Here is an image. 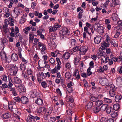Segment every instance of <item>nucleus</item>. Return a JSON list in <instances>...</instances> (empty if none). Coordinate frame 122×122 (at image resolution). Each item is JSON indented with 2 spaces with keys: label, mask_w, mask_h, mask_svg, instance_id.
I'll return each instance as SVG.
<instances>
[{
  "label": "nucleus",
  "mask_w": 122,
  "mask_h": 122,
  "mask_svg": "<svg viewBox=\"0 0 122 122\" xmlns=\"http://www.w3.org/2000/svg\"><path fill=\"white\" fill-rule=\"evenodd\" d=\"M10 68L13 71V73L12 74L13 76H15L17 73L18 71V68L15 65L11 64L10 65Z\"/></svg>",
  "instance_id": "f257e3e1"
},
{
  "label": "nucleus",
  "mask_w": 122,
  "mask_h": 122,
  "mask_svg": "<svg viewBox=\"0 0 122 122\" xmlns=\"http://www.w3.org/2000/svg\"><path fill=\"white\" fill-rule=\"evenodd\" d=\"M37 80L40 83L42 81V80L45 78V75H44L43 72H39L38 74L37 75Z\"/></svg>",
  "instance_id": "f03ea898"
},
{
  "label": "nucleus",
  "mask_w": 122,
  "mask_h": 122,
  "mask_svg": "<svg viewBox=\"0 0 122 122\" xmlns=\"http://www.w3.org/2000/svg\"><path fill=\"white\" fill-rule=\"evenodd\" d=\"M7 42V40L6 38L0 39V49L3 50L4 48L5 44Z\"/></svg>",
  "instance_id": "7ed1b4c3"
},
{
  "label": "nucleus",
  "mask_w": 122,
  "mask_h": 122,
  "mask_svg": "<svg viewBox=\"0 0 122 122\" xmlns=\"http://www.w3.org/2000/svg\"><path fill=\"white\" fill-rule=\"evenodd\" d=\"M60 33L61 36L62 37L64 36L69 35V31L68 30L67 28H63L60 31Z\"/></svg>",
  "instance_id": "20e7f679"
},
{
  "label": "nucleus",
  "mask_w": 122,
  "mask_h": 122,
  "mask_svg": "<svg viewBox=\"0 0 122 122\" xmlns=\"http://www.w3.org/2000/svg\"><path fill=\"white\" fill-rule=\"evenodd\" d=\"M94 29L96 31L99 32L100 33H103L104 32V27L100 25L98 27V25H94Z\"/></svg>",
  "instance_id": "39448f33"
},
{
  "label": "nucleus",
  "mask_w": 122,
  "mask_h": 122,
  "mask_svg": "<svg viewBox=\"0 0 122 122\" xmlns=\"http://www.w3.org/2000/svg\"><path fill=\"white\" fill-rule=\"evenodd\" d=\"M74 85V83L73 82H71L68 84L66 89L68 92L71 93L72 92L73 89L71 86H73Z\"/></svg>",
  "instance_id": "423d86ee"
},
{
  "label": "nucleus",
  "mask_w": 122,
  "mask_h": 122,
  "mask_svg": "<svg viewBox=\"0 0 122 122\" xmlns=\"http://www.w3.org/2000/svg\"><path fill=\"white\" fill-rule=\"evenodd\" d=\"M88 47L87 46L81 47L79 49V51L82 54H85L87 50Z\"/></svg>",
  "instance_id": "0eeeda50"
},
{
  "label": "nucleus",
  "mask_w": 122,
  "mask_h": 122,
  "mask_svg": "<svg viewBox=\"0 0 122 122\" xmlns=\"http://www.w3.org/2000/svg\"><path fill=\"white\" fill-rule=\"evenodd\" d=\"M101 47L102 50H104L105 49L107 48V47H108L109 45V43L108 42L106 43L105 41L103 42L101 44Z\"/></svg>",
  "instance_id": "6e6552de"
},
{
  "label": "nucleus",
  "mask_w": 122,
  "mask_h": 122,
  "mask_svg": "<svg viewBox=\"0 0 122 122\" xmlns=\"http://www.w3.org/2000/svg\"><path fill=\"white\" fill-rule=\"evenodd\" d=\"M73 75L76 80H78L80 78V75L79 74V72L77 69H76L74 72Z\"/></svg>",
  "instance_id": "1a4fd4ad"
},
{
  "label": "nucleus",
  "mask_w": 122,
  "mask_h": 122,
  "mask_svg": "<svg viewBox=\"0 0 122 122\" xmlns=\"http://www.w3.org/2000/svg\"><path fill=\"white\" fill-rule=\"evenodd\" d=\"M21 102L24 104L27 103L28 102L29 100L28 98L24 96L21 97L20 99Z\"/></svg>",
  "instance_id": "9d476101"
},
{
  "label": "nucleus",
  "mask_w": 122,
  "mask_h": 122,
  "mask_svg": "<svg viewBox=\"0 0 122 122\" xmlns=\"http://www.w3.org/2000/svg\"><path fill=\"white\" fill-rule=\"evenodd\" d=\"M14 82L15 84H21L22 83V81L19 78L15 77L14 78Z\"/></svg>",
  "instance_id": "9b49d317"
},
{
  "label": "nucleus",
  "mask_w": 122,
  "mask_h": 122,
  "mask_svg": "<svg viewBox=\"0 0 122 122\" xmlns=\"http://www.w3.org/2000/svg\"><path fill=\"white\" fill-rule=\"evenodd\" d=\"M102 83L103 85L104 86H111L112 85L109 84L108 80L106 79H104L103 80Z\"/></svg>",
  "instance_id": "f8f14e48"
},
{
  "label": "nucleus",
  "mask_w": 122,
  "mask_h": 122,
  "mask_svg": "<svg viewBox=\"0 0 122 122\" xmlns=\"http://www.w3.org/2000/svg\"><path fill=\"white\" fill-rule=\"evenodd\" d=\"M18 89L20 92H24L26 91V88L25 86L23 85L19 86L18 87Z\"/></svg>",
  "instance_id": "ddd939ff"
},
{
  "label": "nucleus",
  "mask_w": 122,
  "mask_h": 122,
  "mask_svg": "<svg viewBox=\"0 0 122 122\" xmlns=\"http://www.w3.org/2000/svg\"><path fill=\"white\" fill-rule=\"evenodd\" d=\"M18 56L16 53H14L12 54L11 56V59L13 61H16L18 59Z\"/></svg>",
  "instance_id": "4468645a"
},
{
  "label": "nucleus",
  "mask_w": 122,
  "mask_h": 122,
  "mask_svg": "<svg viewBox=\"0 0 122 122\" xmlns=\"http://www.w3.org/2000/svg\"><path fill=\"white\" fill-rule=\"evenodd\" d=\"M102 39V37L100 36H98L94 38L95 42L97 44L99 43Z\"/></svg>",
  "instance_id": "2eb2a0df"
},
{
  "label": "nucleus",
  "mask_w": 122,
  "mask_h": 122,
  "mask_svg": "<svg viewBox=\"0 0 122 122\" xmlns=\"http://www.w3.org/2000/svg\"><path fill=\"white\" fill-rule=\"evenodd\" d=\"M9 90L11 92L12 94L14 96H16L17 95L15 89V88L12 87H8Z\"/></svg>",
  "instance_id": "dca6fc26"
},
{
  "label": "nucleus",
  "mask_w": 122,
  "mask_h": 122,
  "mask_svg": "<svg viewBox=\"0 0 122 122\" xmlns=\"http://www.w3.org/2000/svg\"><path fill=\"white\" fill-rule=\"evenodd\" d=\"M21 75L23 79L24 80H28L29 78V76L28 75H27L25 72H22V73Z\"/></svg>",
  "instance_id": "f3484780"
},
{
  "label": "nucleus",
  "mask_w": 122,
  "mask_h": 122,
  "mask_svg": "<svg viewBox=\"0 0 122 122\" xmlns=\"http://www.w3.org/2000/svg\"><path fill=\"white\" fill-rule=\"evenodd\" d=\"M35 103L36 104L39 105H41L43 103V100L40 98H38L35 101Z\"/></svg>",
  "instance_id": "a211bd4d"
},
{
  "label": "nucleus",
  "mask_w": 122,
  "mask_h": 122,
  "mask_svg": "<svg viewBox=\"0 0 122 122\" xmlns=\"http://www.w3.org/2000/svg\"><path fill=\"white\" fill-rule=\"evenodd\" d=\"M28 118H27L26 120V122L27 121H30V120H35V117L33 116L30 114H29L28 116Z\"/></svg>",
  "instance_id": "6ab92c4d"
},
{
  "label": "nucleus",
  "mask_w": 122,
  "mask_h": 122,
  "mask_svg": "<svg viewBox=\"0 0 122 122\" xmlns=\"http://www.w3.org/2000/svg\"><path fill=\"white\" fill-rule=\"evenodd\" d=\"M14 11L16 15H18L21 11V10L19 7H16L15 8Z\"/></svg>",
  "instance_id": "aec40b11"
},
{
  "label": "nucleus",
  "mask_w": 122,
  "mask_h": 122,
  "mask_svg": "<svg viewBox=\"0 0 122 122\" xmlns=\"http://www.w3.org/2000/svg\"><path fill=\"white\" fill-rule=\"evenodd\" d=\"M70 56V54L68 52L65 53L63 55L62 58L68 60Z\"/></svg>",
  "instance_id": "412c9836"
},
{
  "label": "nucleus",
  "mask_w": 122,
  "mask_h": 122,
  "mask_svg": "<svg viewBox=\"0 0 122 122\" xmlns=\"http://www.w3.org/2000/svg\"><path fill=\"white\" fill-rule=\"evenodd\" d=\"M56 60L57 63V65L56 66L57 68L58 69H60L61 68L60 65L61 64V62L60 61V59L58 58H56Z\"/></svg>",
  "instance_id": "4be33fe9"
},
{
  "label": "nucleus",
  "mask_w": 122,
  "mask_h": 122,
  "mask_svg": "<svg viewBox=\"0 0 122 122\" xmlns=\"http://www.w3.org/2000/svg\"><path fill=\"white\" fill-rule=\"evenodd\" d=\"M112 4L111 5V6L114 7L115 6L119 4V0H112Z\"/></svg>",
  "instance_id": "5701e85b"
},
{
  "label": "nucleus",
  "mask_w": 122,
  "mask_h": 122,
  "mask_svg": "<svg viewBox=\"0 0 122 122\" xmlns=\"http://www.w3.org/2000/svg\"><path fill=\"white\" fill-rule=\"evenodd\" d=\"M118 112L113 111L111 114V117L113 118H115L118 116Z\"/></svg>",
  "instance_id": "b1692460"
},
{
  "label": "nucleus",
  "mask_w": 122,
  "mask_h": 122,
  "mask_svg": "<svg viewBox=\"0 0 122 122\" xmlns=\"http://www.w3.org/2000/svg\"><path fill=\"white\" fill-rule=\"evenodd\" d=\"M122 98V97L120 95H117L115 96V101L117 102H120V100Z\"/></svg>",
  "instance_id": "393cba45"
},
{
  "label": "nucleus",
  "mask_w": 122,
  "mask_h": 122,
  "mask_svg": "<svg viewBox=\"0 0 122 122\" xmlns=\"http://www.w3.org/2000/svg\"><path fill=\"white\" fill-rule=\"evenodd\" d=\"M11 114L10 112H7L3 114V117L5 119L8 118L10 117Z\"/></svg>",
  "instance_id": "a878e982"
},
{
  "label": "nucleus",
  "mask_w": 122,
  "mask_h": 122,
  "mask_svg": "<svg viewBox=\"0 0 122 122\" xmlns=\"http://www.w3.org/2000/svg\"><path fill=\"white\" fill-rule=\"evenodd\" d=\"M103 102L102 101L100 100H97L96 102V105L97 107H99L102 105L103 104Z\"/></svg>",
  "instance_id": "bb28decb"
},
{
  "label": "nucleus",
  "mask_w": 122,
  "mask_h": 122,
  "mask_svg": "<svg viewBox=\"0 0 122 122\" xmlns=\"http://www.w3.org/2000/svg\"><path fill=\"white\" fill-rule=\"evenodd\" d=\"M100 110V108L98 107H95L93 109L94 112L95 114L98 113Z\"/></svg>",
  "instance_id": "cd10ccee"
},
{
  "label": "nucleus",
  "mask_w": 122,
  "mask_h": 122,
  "mask_svg": "<svg viewBox=\"0 0 122 122\" xmlns=\"http://www.w3.org/2000/svg\"><path fill=\"white\" fill-rule=\"evenodd\" d=\"M60 70V69H58L57 68V66H56L54 69L51 70V73L53 74H54L57 72L58 71Z\"/></svg>",
  "instance_id": "c85d7f7f"
},
{
  "label": "nucleus",
  "mask_w": 122,
  "mask_h": 122,
  "mask_svg": "<svg viewBox=\"0 0 122 122\" xmlns=\"http://www.w3.org/2000/svg\"><path fill=\"white\" fill-rule=\"evenodd\" d=\"M9 20L10 21V25L11 26H13L14 25V19H13L11 17L9 18Z\"/></svg>",
  "instance_id": "c756f323"
},
{
  "label": "nucleus",
  "mask_w": 122,
  "mask_h": 122,
  "mask_svg": "<svg viewBox=\"0 0 122 122\" xmlns=\"http://www.w3.org/2000/svg\"><path fill=\"white\" fill-rule=\"evenodd\" d=\"M120 106L119 104H114L113 106V109L116 111H117L120 109Z\"/></svg>",
  "instance_id": "7c9ffc66"
},
{
  "label": "nucleus",
  "mask_w": 122,
  "mask_h": 122,
  "mask_svg": "<svg viewBox=\"0 0 122 122\" xmlns=\"http://www.w3.org/2000/svg\"><path fill=\"white\" fill-rule=\"evenodd\" d=\"M98 55L100 56H102V57L103 56L105 57L106 56V53L103 52V51H99V52H98Z\"/></svg>",
  "instance_id": "2f4dec72"
},
{
  "label": "nucleus",
  "mask_w": 122,
  "mask_h": 122,
  "mask_svg": "<svg viewBox=\"0 0 122 122\" xmlns=\"http://www.w3.org/2000/svg\"><path fill=\"white\" fill-rule=\"evenodd\" d=\"M93 105V103L92 102H89L86 106V108L88 109L92 107Z\"/></svg>",
  "instance_id": "473e14b6"
},
{
  "label": "nucleus",
  "mask_w": 122,
  "mask_h": 122,
  "mask_svg": "<svg viewBox=\"0 0 122 122\" xmlns=\"http://www.w3.org/2000/svg\"><path fill=\"white\" fill-rule=\"evenodd\" d=\"M46 108L44 107H41L39 108L38 110V111L39 113H43L46 111Z\"/></svg>",
  "instance_id": "72a5a7b5"
},
{
  "label": "nucleus",
  "mask_w": 122,
  "mask_h": 122,
  "mask_svg": "<svg viewBox=\"0 0 122 122\" xmlns=\"http://www.w3.org/2000/svg\"><path fill=\"white\" fill-rule=\"evenodd\" d=\"M20 68L22 71L24 72L26 69L25 66L24 64L21 63L20 65Z\"/></svg>",
  "instance_id": "f704fd0d"
},
{
  "label": "nucleus",
  "mask_w": 122,
  "mask_h": 122,
  "mask_svg": "<svg viewBox=\"0 0 122 122\" xmlns=\"http://www.w3.org/2000/svg\"><path fill=\"white\" fill-rule=\"evenodd\" d=\"M65 77L68 79H70L71 76V75L70 73L68 71L65 73Z\"/></svg>",
  "instance_id": "c9c22d12"
},
{
  "label": "nucleus",
  "mask_w": 122,
  "mask_h": 122,
  "mask_svg": "<svg viewBox=\"0 0 122 122\" xmlns=\"http://www.w3.org/2000/svg\"><path fill=\"white\" fill-rule=\"evenodd\" d=\"M110 59H112V60L113 61L115 62H116L117 61H118L117 58L115 57H114L112 55H110Z\"/></svg>",
  "instance_id": "e433bc0d"
},
{
  "label": "nucleus",
  "mask_w": 122,
  "mask_h": 122,
  "mask_svg": "<svg viewBox=\"0 0 122 122\" xmlns=\"http://www.w3.org/2000/svg\"><path fill=\"white\" fill-rule=\"evenodd\" d=\"M111 43L115 47H117L118 46L117 42L116 41L113 40L111 42Z\"/></svg>",
  "instance_id": "4c0bfd02"
},
{
  "label": "nucleus",
  "mask_w": 122,
  "mask_h": 122,
  "mask_svg": "<svg viewBox=\"0 0 122 122\" xmlns=\"http://www.w3.org/2000/svg\"><path fill=\"white\" fill-rule=\"evenodd\" d=\"M10 36L12 37H15L16 38L18 37L19 36V34L16 33H14V32H10Z\"/></svg>",
  "instance_id": "58836bf2"
},
{
  "label": "nucleus",
  "mask_w": 122,
  "mask_h": 122,
  "mask_svg": "<svg viewBox=\"0 0 122 122\" xmlns=\"http://www.w3.org/2000/svg\"><path fill=\"white\" fill-rule=\"evenodd\" d=\"M115 90L114 89L112 90L109 91V94L110 95L111 97H113L115 95Z\"/></svg>",
  "instance_id": "ea45409f"
},
{
  "label": "nucleus",
  "mask_w": 122,
  "mask_h": 122,
  "mask_svg": "<svg viewBox=\"0 0 122 122\" xmlns=\"http://www.w3.org/2000/svg\"><path fill=\"white\" fill-rule=\"evenodd\" d=\"M108 105L107 104H103L101 107L100 110L102 109L103 111H104L107 108Z\"/></svg>",
  "instance_id": "a19ab883"
},
{
  "label": "nucleus",
  "mask_w": 122,
  "mask_h": 122,
  "mask_svg": "<svg viewBox=\"0 0 122 122\" xmlns=\"http://www.w3.org/2000/svg\"><path fill=\"white\" fill-rule=\"evenodd\" d=\"M42 86L43 88H46L47 87V84L46 82L45 81H43L41 83Z\"/></svg>",
  "instance_id": "79ce46f5"
},
{
  "label": "nucleus",
  "mask_w": 122,
  "mask_h": 122,
  "mask_svg": "<svg viewBox=\"0 0 122 122\" xmlns=\"http://www.w3.org/2000/svg\"><path fill=\"white\" fill-rule=\"evenodd\" d=\"M49 32H52L55 31L56 30V29L55 28V27H54L52 26H50L49 27Z\"/></svg>",
  "instance_id": "37998d69"
},
{
  "label": "nucleus",
  "mask_w": 122,
  "mask_h": 122,
  "mask_svg": "<svg viewBox=\"0 0 122 122\" xmlns=\"http://www.w3.org/2000/svg\"><path fill=\"white\" fill-rule=\"evenodd\" d=\"M29 41L30 42L31 41H32L34 39V35L32 34H29Z\"/></svg>",
  "instance_id": "c03bdc74"
},
{
  "label": "nucleus",
  "mask_w": 122,
  "mask_h": 122,
  "mask_svg": "<svg viewBox=\"0 0 122 122\" xmlns=\"http://www.w3.org/2000/svg\"><path fill=\"white\" fill-rule=\"evenodd\" d=\"M1 57L2 59L3 60H7V57H6V54H1Z\"/></svg>",
  "instance_id": "a18cd8bd"
},
{
  "label": "nucleus",
  "mask_w": 122,
  "mask_h": 122,
  "mask_svg": "<svg viewBox=\"0 0 122 122\" xmlns=\"http://www.w3.org/2000/svg\"><path fill=\"white\" fill-rule=\"evenodd\" d=\"M104 101L105 102L109 103H111L112 102V101L111 99L106 98H104Z\"/></svg>",
  "instance_id": "49530a36"
},
{
  "label": "nucleus",
  "mask_w": 122,
  "mask_h": 122,
  "mask_svg": "<svg viewBox=\"0 0 122 122\" xmlns=\"http://www.w3.org/2000/svg\"><path fill=\"white\" fill-rule=\"evenodd\" d=\"M107 109V112L108 114H110L111 112L113 110V109L111 107H108Z\"/></svg>",
  "instance_id": "de8ad7c7"
},
{
  "label": "nucleus",
  "mask_w": 122,
  "mask_h": 122,
  "mask_svg": "<svg viewBox=\"0 0 122 122\" xmlns=\"http://www.w3.org/2000/svg\"><path fill=\"white\" fill-rule=\"evenodd\" d=\"M98 99V98L97 97H92L90 98V100L93 102H95Z\"/></svg>",
  "instance_id": "09e8293b"
},
{
  "label": "nucleus",
  "mask_w": 122,
  "mask_h": 122,
  "mask_svg": "<svg viewBox=\"0 0 122 122\" xmlns=\"http://www.w3.org/2000/svg\"><path fill=\"white\" fill-rule=\"evenodd\" d=\"M68 101L70 102H71V103L70 104V105L71 106V104L72 105V103L74 101V100L73 98L72 97H69L68 99Z\"/></svg>",
  "instance_id": "8fccbe9b"
},
{
  "label": "nucleus",
  "mask_w": 122,
  "mask_h": 122,
  "mask_svg": "<svg viewBox=\"0 0 122 122\" xmlns=\"http://www.w3.org/2000/svg\"><path fill=\"white\" fill-rule=\"evenodd\" d=\"M91 70V68H90V67H89L87 70V73L88 76H90L92 74V72L90 71Z\"/></svg>",
  "instance_id": "3c124183"
},
{
  "label": "nucleus",
  "mask_w": 122,
  "mask_h": 122,
  "mask_svg": "<svg viewBox=\"0 0 122 122\" xmlns=\"http://www.w3.org/2000/svg\"><path fill=\"white\" fill-rule=\"evenodd\" d=\"M53 110V108L52 107H50L49 108L47 109V113H49L50 114H51Z\"/></svg>",
  "instance_id": "603ef678"
},
{
  "label": "nucleus",
  "mask_w": 122,
  "mask_h": 122,
  "mask_svg": "<svg viewBox=\"0 0 122 122\" xmlns=\"http://www.w3.org/2000/svg\"><path fill=\"white\" fill-rule=\"evenodd\" d=\"M67 114L70 115L71 116L72 114V110L71 109H69L67 110L66 111Z\"/></svg>",
  "instance_id": "864d4df0"
},
{
  "label": "nucleus",
  "mask_w": 122,
  "mask_h": 122,
  "mask_svg": "<svg viewBox=\"0 0 122 122\" xmlns=\"http://www.w3.org/2000/svg\"><path fill=\"white\" fill-rule=\"evenodd\" d=\"M9 83L8 84V85L9 87H12V86L13 85V84L12 83V81L10 78V79H9Z\"/></svg>",
  "instance_id": "5fc2aeb1"
},
{
  "label": "nucleus",
  "mask_w": 122,
  "mask_h": 122,
  "mask_svg": "<svg viewBox=\"0 0 122 122\" xmlns=\"http://www.w3.org/2000/svg\"><path fill=\"white\" fill-rule=\"evenodd\" d=\"M49 61L51 64H53L54 65H55L54 59L53 58H51L49 60Z\"/></svg>",
  "instance_id": "6e6d98bb"
},
{
  "label": "nucleus",
  "mask_w": 122,
  "mask_h": 122,
  "mask_svg": "<svg viewBox=\"0 0 122 122\" xmlns=\"http://www.w3.org/2000/svg\"><path fill=\"white\" fill-rule=\"evenodd\" d=\"M20 99L21 98L19 97H17L14 98V100H15L16 102H20Z\"/></svg>",
  "instance_id": "4d7b16f0"
},
{
  "label": "nucleus",
  "mask_w": 122,
  "mask_h": 122,
  "mask_svg": "<svg viewBox=\"0 0 122 122\" xmlns=\"http://www.w3.org/2000/svg\"><path fill=\"white\" fill-rule=\"evenodd\" d=\"M116 14H114L112 15V18L113 20L116 21L117 20Z\"/></svg>",
  "instance_id": "13d9d810"
},
{
  "label": "nucleus",
  "mask_w": 122,
  "mask_h": 122,
  "mask_svg": "<svg viewBox=\"0 0 122 122\" xmlns=\"http://www.w3.org/2000/svg\"><path fill=\"white\" fill-rule=\"evenodd\" d=\"M118 30H117L116 31V33L115 34L114 37L115 38H117V37L120 35V32L118 31Z\"/></svg>",
  "instance_id": "bf43d9fd"
},
{
  "label": "nucleus",
  "mask_w": 122,
  "mask_h": 122,
  "mask_svg": "<svg viewBox=\"0 0 122 122\" xmlns=\"http://www.w3.org/2000/svg\"><path fill=\"white\" fill-rule=\"evenodd\" d=\"M79 46H76L75 47L73 48V51L74 52H75L76 51H79Z\"/></svg>",
  "instance_id": "052dcab7"
},
{
  "label": "nucleus",
  "mask_w": 122,
  "mask_h": 122,
  "mask_svg": "<svg viewBox=\"0 0 122 122\" xmlns=\"http://www.w3.org/2000/svg\"><path fill=\"white\" fill-rule=\"evenodd\" d=\"M65 66L66 68L69 69H70L71 68V65L70 63H68L66 64Z\"/></svg>",
  "instance_id": "680f3d73"
},
{
  "label": "nucleus",
  "mask_w": 122,
  "mask_h": 122,
  "mask_svg": "<svg viewBox=\"0 0 122 122\" xmlns=\"http://www.w3.org/2000/svg\"><path fill=\"white\" fill-rule=\"evenodd\" d=\"M56 92L57 94L61 96L62 95L61 93L60 90L59 88H57L56 89Z\"/></svg>",
  "instance_id": "e2e57ef3"
},
{
  "label": "nucleus",
  "mask_w": 122,
  "mask_h": 122,
  "mask_svg": "<svg viewBox=\"0 0 122 122\" xmlns=\"http://www.w3.org/2000/svg\"><path fill=\"white\" fill-rule=\"evenodd\" d=\"M36 5V3L35 2H33L31 4V7L33 9H34L35 8V6Z\"/></svg>",
  "instance_id": "0e129e2a"
},
{
  "label": "nucleus",
  "mask_w": 122,
  "mask_h": 122,
  "mask_svg": "<svg viewBox=\"0 0 122 122\" xmlns=\"http://www.w3.org/2000/svg\"><path fill=\"white\" fill-rule=\"evenodd\" d=\"M89 65L90 68H93L94 66V64L93 61H91L89 63Z\"/></svg>",
  "instance_id": "69168bd1"
},
{
  "label": "nucleus",
  "mask_w": 122,
  "mask_h": 122,
  "mask_svg": "<svg viewBox=\"0 0 122 122\" xmlns=\"http://www.w3.org/2000/svg\"><path fill=\"white\" fill-rule=\"evenodd\" d=\"M76 40L73 39H71V44L72 45H75L76 42Z\"/></svg>",
  "instance_id": "338daca9"
},
{
  "label": "nucleus",
  "mask_w": 122,
  "mask_h": 122,
  "mask_svg": "<svg viewBox=\"0 0 122 122\" xmlns=\"http://www.w3.org/2000/svg\"><path fill=\"white\" fill-rule=\"evenodd\" d=\"M74 34L75 36H77L80 34V32L78 30H77L74 32Z\"/></svg>",
  "instance_id": "774afa93"
}]
</instances>
